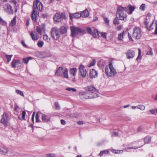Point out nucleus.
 Returning <instances> with one entry per match:
<instances>
[{
  "label": "nucleus",
  "instance_id": "obj_25",
  "mask_svg": "<svg viewBox=\"0 0 157 157\" xmlns=\"http://www.w3.org/2000/svg\"><path fill=\"white\" fill-rule=\"evenodd\" d=\"M59 30L61 34H64L66 33L67 29L65 26H62L60 28Z\"/></svg>",
  "mask_w": 157,
  "mask_h": 157
},
{
  "label": "nucleus",
  "instance_id": "obj_21",
  "mask_svg": "<svg viewBox=\"0 0 157 157\" xmlns=\"http://www.w3.org/2000/svg\"><path fill=\"white\" fill-rule=\"evenodd\" d=\"M30 35L33 40H38L37 35L35 32H31L30 33Z\"/></svg>",
  "mask_w": 157,
  "mask_h": 157
},
{
  "label": "nucleus",
  "instance_id": "obj_42",
  "mask_svg": "<svg viewBox=\"0 0 157 157\" xmlns=\"http://www.w3.org/2000/svg\"><path fill=\"white\" fill-rule=\"evenodd\" d=\"M16 93L17 94H20L23 97H24V95L22 91L21 90H16Z\"/></svg>",
  "mask_w": 157,
  "mask_h": 157
},
{
  "label": "nucleus",
  "instance_id": "obj_19",
  "mask_svg": "<svg viewBox=\"0 0 157 157\" xmlns=\"http://www.w3.org/2000/svg\"><path fill=\"white\" fill-rule=\"evenodd\" d=\"M63 68L62 67H59L55 72V75L56 76H61L63 75Z\"/></svg>",
  "mask_w": 157,
  "mask_h": 157
},
{
  "label": "nucleus",
  "instance_id": "obj_45",
  "mask_svg": "<svg viewBox=\"0 0 157 157\" xmlns=\"http://www.w3.org/2000/svg\"><path fill=\"white\" fill-rule=\"evenodd\" d=\"M0 24L3 25H5L6 24V22L2 19L0 17Z\"/></svg>",
  "mask_w": 157,
  "mask_h": 157
},
{
  "label": "nucleus",
  "instance_id": "obj_60",
  "mask_svg": "<svg viewBox=\"0 0 157 157\" xmlns=\"http://www.w3.org/2000/svg\"><path fill=\"white\" fill-rule=\"evenodd\" d=\"M21 43L25 47H27V46L25 44V42L23 40L21 41Z\"/></svg>",
  "mask_w": 157,
  "mask_h": 157
},
{
  "label": "nucleus",
  "instance_id": "obj_20",
  "mask_svg": "<svg viewBox=\"0 0 157 157\" xmlns=\"http://www.w3.org/2000/svg\"><path fill=\"white\" fill-rule=\"evenodd\" d=\"M8 149L5 147H3L0 148V153L3 155L6 154L8 151Z\"/></svg>",
  "mask_w": 157,
  "mask_h": 157
},
{
  "label": "nucleus",
  "instance_id": "obj_63",
  "mask_svg": "<svg viewBox=\"0 0 157 157\" xmlns=\"http://www.w3.org/2000/svg\"><path fill=\"white\" fill-rule=\"evenodd\" d=\"M103 152L102 151H101L99 154V155L100 157H102L103 156Z\"/></svg>",
  "mask_w": 157,
  "mask_h": 157
},
{
  "label": "nucleus",
  "instance_id": "obj_36",
  "mask_svg": "<svg viewBox=\"0 0 157 157\" xmlns=\"http://www.w3.org/2000/svg\"><path fill=\"white\" fill-rule=\"evenodd\" d=\"M44 44V42L42 41H39L37 43V46L40 48L42 47Z\"/></svg>",
  "mask_w": 157,
  "mask_h": 157
},
{
  "label": "nucleus",
  "instance_id": "obj_56",
  "mask_svg": "<svg viewBox=\"0 0 157 157\" xmlns=\"http://www.w3.org/2000/svg\"><path fill=\"white\" fill-rule=\"evenodd\" d=\"M61 123L63 125H65L66 124V122L64 120L62 119L61 120Z\"/></svg>",
  "mask_w": 157,
  "mask_h": 157
},
{
  "label": "nucleus",
  "instance_id": "obj_44",
  "mask_svg": "<svg viewBox=\"0 0 157 157\" xmlns=\"http://www.w3.org/2000/svg\"><path fill=\"white\" fill-rule=\"evenodd\" d=\"M55 106L56 109L59 110L60 109V107L59 105V103L57 102H55Z\"/></svg>",
  "mask_w": 157,
  "mask_h": 157
},
{
  "label": "nucleus",
  "instance_id": "obj_2",
  "mask_svg": "<svg viewBox=\"0 0 157 157\" xmlns=\"http://www.w3.org/2000/svg\"><path fill=\"white\" fill-rule=\"evenodd\" d=\"M127 11V8L124 7L120 6L117 8L116 16L119 17L120 20L125 21H127V16L126 12Z\"/></svg>",
  "mask_w": 157,
  "mask_h": 157
},
{
  "label": "nucleus",
  "instance_id": "obj_26",
  "mask_svg": "<svg viewBox=\"0 0 157 157\" xmlns=\"http://www.w3.org/2000/svg\"><path fill=\"white\" fill-rule=\"evenodd\" d=\"M151 137L149 136H146L144 138L145 144H148L150 143L151 141Z\"/></svg>",
  "mask_w": 157,
  "mask_h": 157
},
{
  "label": "nucleus",
  "instance_id": "obj_12",
  "mask_svg": "<svg viewBox=\"0 0 157 157\" xmlns=\"http://www.w3.org/2000/svg\"><path fill=\"white\" fill-rule=\"evenodd\" d=\"M80 75L83 78H84L86 76L87 71L85 69V67L83 65H81L79 67Z\"/></svg>",
  "mask_w": 157,
  "mask_h": 157
},
{
  "label": "nucleus",
  "instance_id": "obj_17",
  "mask_svg": "<svg viewBox=\"0 0 157 157\" xmlns=\"http://www.w3.org/2000/svg\"><path fill=\"white\" fill-rule=\"evenodd\" d=\"M6 11L9 14H13V13L12 6L9 4H7L6 5Z\"/></svg>",
  "mask_w": 157,
  "mask_h": 157
},
{
  "label": "nucleus",
  "instance_id": "obj_6",
  "mask_svg": "<svg viewBox=\"0 0 157 157\" xmlns=\"http://www.w3.org/2000/svg\"><path fill=\"white\" fill-rule=\"evenodd\" d=\"M132 36L136 39H139L141 36V32L140 29L136 27L133 29Z\"/></svg>",
  "mask_w": 157,
  "mask_h": 157
},
{
  "label": "nucleus",
  "instance_id": "obj_57",
  "mask_svg": "<svg viewBox=\"0 0 157 157\" xmlns=\"http://www.w3.org/2000/svg\"><path fill=\"white\" fill-rule=\"evenodd\" d=\"M102 151H103V153H105L106 154H108L109 153V151L108 150H105Z\"/></svg>",
  "mask_w": 157,
  "mask_h": 157
},
{
  "label": "nucleus",
  "instance_id": "obj_4",
  "mask_svg": "<svg viewBox=\"0 0 157 157\" xmlns=\"http://www.w3.org/2000/svg\"><path fill=\"white\" fill-rule=\"evenodd\" d=\"M71 35L73 36H75L76 35L81 34L84 32L82 29L75 26H71L70 27Z\"/></svg>",
  "mask_w": 157,
  "mask_h": 157
},
{
  "label": "nucleus",
  "instance_id": "obj_23",
  "mask_svg": "<svg viewBox=\"0 0 157 157\" xmlns=\"http://www.w3.org/2000/svg\"><path fill=\"white\" fill-rule=\"evenodd\" d=\"M81 14H82L81 16L82 17H87L89 16L88 11L86 9L85 10L83 11L82 12Z\"/></svg>",
  "mask_w": 157,
  "mask_h": 157
},
{
  "label": "nucleus",
  "instance_id": "obj_59",
  "mask_svg": "<svg viewBox=\"0 0 157 157\" xmlns=\"http://www.w3.org/2000/svg\"><path fill=\"white\" fill-rule=\"evenodd\" d=\"M122 28V26L121 25L118 26L117 28V29L118 30H120Z\"/></svg>",
  "mask_w": 157,
  "mask_h": 157
},
{
  "label": "nucleus",
  "instance_id": "obj_8",
  "mask_svg": "<svg viewBox=\"0 0 157 157\" xmlns=\"http://www.w3.org/2000/svg\"><path fill=\"white\" fill-rule=\"evenodd\" d=\"M9 120V118L8 114L6 113H4L2 116L0 122L4 124V126L6 127L7 126V123Z\"/></svg>",
  "mask_w": 157,
  "mask_h": 157
},
{
  "label": "nucleus",
  "instance_id": "obj_3",
  "mask_svg": "<svg viewBox=\"0 0 157 157\" xmlns=\"http://www.w3.org/2000/svg\"><path fill=\"white\" fill-rule=\"evenodd\" d=\"M105 72L109 77L114 76L117 73L116 70L111 63H109L108 66L105 67Z\"/></svg>",
  "mask_w": 157,
  "mask_h": 157
},
{
  "label": "nucleus",
  "instance_id": "obj_48",
  "mask_svg": "<svg viewBox=\"0 0 157 157\" xmlns=\"http://www.w3.org/2000/svg\"><path fill=\"white\" fill-rule=\"evenodd\" d=\"M113 151V152L116 154L120 153L121 152L122 153L123 151L122 150H112Z\"/></svg>",
  "mask_w": 157,
  "mask_h": 157
},
{
  "label": "nucleus",
  "instance_id": "obj_46",
  "mask_svg": "<svg viewBox=\"0 0 157 157\" xmlns=\"http://www.w3.org/2000/svg\"><path fill=\"white\" fill-rule=\"evenodd\" d=\"M150 112L152 114H156L157 113V109H152L150 110Z\"/></svg>",
  "mask_w": 157,
  "mask_h": 157
},
{
  "label": "nucleus",
  "instance_id": "obj_9",
  "mask_svg": "<svg viewBox=\"0 0 157 157\" xmlns=\"http://www.w3.org/2000/svg\"><path fill=\"white\" fill-rule=\"evenodd\" d=\"M65 15L62 13L61 14L56 13L54 16L53 19L55 21L59 22L61 21L62 19L65 18Z\"/></svg>",
  "mask_w": 157,
  "mask_h": 157
},
{
  "label": "nucleus",
  "instance_id": "obj_34",
  "mask_svg": "<svg viewBox=\"0 0 157 157\" xmlns=\"http://www.w3.org/2000/svg\"><path fill=\"white\" fill-rule=\"evenodd\" d=\"M36 31L39 34H40L42 33V31H43L41 28L38 26L36 27Z\"/></svg>",
  "mask_w": 157,
  "mask_h": 157
},
{
  "label": "nucleus",
  "instance_id": "obj_22",
  "mask_svg": "<svg viewBox=\"0 0 157 157\" xmlns=\"http://www.w3.org/2000/svg\"><path fill=\"white\" fill-rule=\"evenodd\" d=\"M125 7L128 8V10H129V12L128 13L129 14H132V12L134 10L135 8L134 6H132L131 5H128L127 7Z\"/></svg>",
  "mask_w": 157,
  "mask_h": 157
},
{
  "label": "nucleus",
  "instance_id": "obj_52",
  "mask_svg": "<svg viewBox=\"0 0 157 157\" xmlns=\"http://www.w3.org/2000/svg\"><path fill=\"white\" fill-rule=\"evenodd\" d=\"M107 33H101V36L105 39L106 37Z\"/></svg>",
  "mask_w": 157,
  "mask_h": 157
},
{
  "label": "nucleus",
  "instance_id": "obj_64",
  "mask_svg": "<svg viewBox=\"0 0 157 157\" xmlns=\"http://www.w3.org/2000/svg\"><path fill=\"white\" fill-rule=\"evenodd\" d=\"M47 15L46 14H42V17L43 18H45V17H47Z\"/></svg>",
  "mask_w": 157,
  "mask_h": 157
},
{
  "label": "nucleus",
  "instance_id": "obj_39",
  "mask_svg": "<svg viewBox=\"0 0 157 157\" xmlns=\"http://www.w3.org/2000/svg\"><path fill=\"white\" fill-rule=\"evenodd\" d=\"M138 57L136 58V60H138V59H141V57L140 56L141 53V50L140 49L138 48Z\"/></svg>",
  "mask_w": 157,
  "mask_h": 157
},
{
  "label": "nucleus",
  "instance_id": "obj_5",
  "mask_svg": "<svg viewBox=\"0 0 157 157\" xmlns=\"http://www.w3.org/2000/svg\"><path fill=\"white\" fill-rule=\"evenodd\" d=\"M51 35L54 40L58 39L60 37V33L57 28L54 27L52 29L51 31Z\"/></svg>",
  "mask_w": 157,
  "mask_h": 157
},
{
  "label": "nucleus",
  "instance_id": "obj_55",
  "mask_svg": "<svg viewBox=\"0 0 157 157\" xmlns=\"http://www.w3.org/2000/svg\"><path fill=\"white\" fill-rule=\"evenodd\" d=\"M26 114V112L25 111H23L22 113V118L24 119L25 118Z\"/></svg>",
  "mask_w": 157,
  "mask_h": 157
},
{
  "label": "nucleus",
  "instance_id": "obj_43",
  "mask_svg": "<svg viewBox=\"0 0 157 157\" xmlns=\"http://www.w3.org/2000/svg\"><path fill=\"white\" fill-rule=\"evenodd\" d=\"M104 21L106 23V25L107 26L109 25V20L108 18L106 17H104Z\"/></svg>",
  "mask_w": 157,
  "mask_h": 157
},
{
  "label": "nucleus",
  "instance_id": "obj_38",
  "mask_svg": "<svg viewBox=\"0 0 157 157\" xmlns=\"http://www.w3.org/2000/svg\"><path fill=\"white\" fill-rule=\"evenodd\" d=\"M137 108L142 110H144L145 109V107L143 105H139L137 106Z\"/></svg>",
  "mask_w": 157,
  "mask_h": 157
},
{
  "label": "nucleus",
  "instance_id": "obj_14",
  "mask_svg": "<svg viewBox=\"0 0 157 157\" xmlns=\"http://www.w3.org/2000/svg\"><path fill=\"white\" fill-rule=\"evenodd\" d=\"M69 15L70 18L71 20H72V18L73 17L76 18H78L82 17V14H81V13H80L78 12H77L74 13H70Z\"/></svg>",
  "mask_w": 157,
  "mask_h": 157
},
{
  "label": "nucleus",
  "instance_id": "obj_37",
  "mask_svg": "<svg viewBox=\"0 0 157 157\" xmlns=\"http://www.w3.org/2000/svg\"><path fill=\"white\" fill-rule=\"evenodd\" d=\"M40 116L38 114V113L37 112L36 115V122H40Z\"/></svg>",
  "mask_w": 157,
  "mask_h": 157
},
{
  "label": "nucleus",
  "instance_id": "obj_16",
  "mask_svg": "<svg viewBox=\"0 0 157 157\" xmlns=\"http://www.w3.org/2000/svg\"><path fill=\"white\" fill-rule=\"evenodd\" d=\"M97 72L94 69L90 70V72L89 75L90 78H95L97 76Z\"/></svg>",
  "mask_w": 157,
  "mask_h": 157
},
{
  "label": "nucleus",
  "instance_id": "obj_24",
  "mask_svg": "<svg viewBox=\"0 0 157 157\" xmlns=\"http://www.w3.org/2000/svg\"><path fill=\"white\" fill-rule=\"evenodd\" d=\"M76 71L77 70L76 68H73L71 69L70 70V75L73 76H75Z\"/></svg>",
  "mask_w": 157,
  "mask_h": 157
},
{
  "label": "nucleus",
  "instance_id": "obj_11",
  "mask_svg": "<svg viewBox=\"0 0 157 157\" xmlns=\"http://www.w3.org/2000/svg\"><path fill=\"white\" fill-rule=\"evenodd\" d=\"M86 30L87 33L92 35L94 38L98 37V31L96 29L94 30V32H93L91 29L90 28H88L86 29Z\"/></svg>",
  "mask_w": 157,
  "mask_h": 157
},
{
  "label": "nucleus",
  "instance_id": "obj_31",
  "mask_svg": "<svg viewBox=\"0 0 157 157\" xmlns=\"http://www.w3.org/2000/svg\"><path fill=\"white\" fill-rule=\"evenodd\" d=\"M154 21H153L151 23V24L150 25V26H148L147 27V29L149 31H151L153 29L154 27L153 24H154Z\"/></svg>",
  "mask_w": 157,
  "mask_h": 157
},
{
  "label": "nucleus",
  "instance_id": "obj_28",
  "mask_svg": "<svg viewBox=\"0 0 157 157\" xmlns=\"http://www.w3.org/2000/svg\"><path fill=\"white\" fill-rule=\"evenodd\" d=\"M63 75L64 77L66 78H68V69L67 68H65L63 71Z\"/></svg>",
  "mask_w": 157,
  "mask_h": 157
},
{
  "label": "nucleus",
  "instance_id": "obj_10",
  "mask_svg": "<svg viewBox=\"0 0 157 157\" xmlns=\"http://www.w3.org/2000/svg\"><path fill=\"white\" fill-rule=\"evenodd\" d=\"M39 15L38 12L35 9H33L31 15L32 21L34 22H36L38 19V16Z\"/></svg>",
  "mask_w": 157,
  "mask_h": 157
},
{
  "label": "nucleus",
  "instance_id": "obj_58",
  "mask_svg": "<svg viewBox=\"0 0 157 157\" xmlns=\"http://www.w3.org/2000/svg\"><path fill=\"white\" fill-rule=\"evenodd\" d=\"M144 25H145L146 28L147 29V27H148V23L147 21L146 20L144 22Z\"/></svg>",
  "mask_w": 157,
  "mask_h": 157
},
{
  "label": "nucleus",
  "instance_id": "obj_54",
  "mask_svg": "<svg viewBox=\"0 0 157 157\" xmlns=\"http://www.w3.org/2000/svg\"><path fill=\"white\" fill-rule=\"evenodd\" d=\"M118 136V134L117 132H113L112 133V136Z\"/></svg>",
  "mask_w": 157,
  "mask_h": 157
},
{
  "label": "nucleus",
  "instance_id": "obj_30",
  "mask_svg": "<svg viewBox=\"0 0 157 157\" xmlns=\"http://www.w3.org/2000/svg\"><path fill=\"white\" fill-rule=\"evenodd\" d=\"M43 38L44 40L47 42H49L50 40V38L46 34L43 36Z\"/></svg>",
  "mask_w": 157,
  "mask_h": 157
},
{
  "label": "nucleus",
  "instance_id": "obj_41",
  "mask_svg": "<svg viewBox=\"0 0 157 157\" xmlns=\"http://www.w3.org/2000/svg\"><path fill=\"white\" fill-rule=\"evenodd\" d=\"M66 90L69 91H72L73 92H76L77 90L75 89L70 87L66 88Z\"/></svg>",
  "mask_w": 157,
  "mask_h": 157
},
{
  "label": "nucleus",
  "instance_id": "obj_35",
  "mask_svg": "<svg viewBox=\"0 0 157 157\" xmlns=\"http://www.w3.org/2000/svg\"><path fill=\"white\" fill-rule=\"evenodd\" d=\"M123 33H124V32L118 34V39L119 40H122V39H123Z\"/></svg>",
  "mask_w": 157,
  "mask_h": 157
},
{
  "label": "nucleus",
  "instance_id": "obj_7",
  "mask_svg": "<svg viewBox=\"0 0 157 157\" xmlns=\"http://www.w3.org/2000/svg\"><path fill=\"white\" fill-rule=\"evenodd\" d=\"M33 8L36 10L41 11L43 9V6L39 0H35L33 2Z\"/></svg>",
  "mask_w": 157,
  "mask_h": 157
},
{
  "label": "nucleus",
  "instance_id": "obj_13",
  "mask_svg": "<svg viewBox=\"0 0 157 157\" xmlns=\"http://www.w3.org/2000/svg\"><path fill=\"white\" fill-rule=\"evenodd\" d=\"M126 55L127 58L128 59L133 58L135 55V52L133 50H128L126 53Z\"/></svg>",
  "mask_w": 157,
  "mask_h": 157
},
{
  "label": "nucleus",
  "instance_id": "obj_18",
  "mask_svg": "<svg viewBox=\"0 0 157 157\" xmlns=\"http://www.w3.org/2000/svg\"><path fill=\"white\" fill-rule=\"evenodd\" d=\"M41 114V119L42 121L45 122L50 121V118L49 115L44 114L42 113Z\"/></svg>",
  "mask_w": 157,
  "mask_h": 157
},
{
  "label": "nucleus",
  "instance_id": "obj_1",
  "mask_svg": "<svg viewBox=\"0 0 157 157\" xmlns=\"http://www.w3.org/2000/svg\"><path fill=\"white\" fill-rule=\"evenodd\" d=\"M87 91L81 92L79 95L81 99H89L96 98L98 97V90L92 86H89L84 88Z\"/></svg>",
  "mask_w": 157,
  "mask_h": 157
},
{
  "label": "nucleus",
  "instance_id": "obj_40",
  "mask_svg": "<svg viewBox=\"0 0 157 157\" xmlns=\"http://www.w3.org/2000/svg\"><path fill=\"white\" fill-rule=\"evenodd\" d=\"M46 157H56V154L52 153L47 154L46 155Z\"/></svg>",
  "mask_w": 157,
  "mask_h": 157
},
{
  "label": "nucleus",
  "instance_id": "obj_62",
  "mask_svg": "<svg viewBox=\"0 0 157 157\" xmlns=\"http://www.w3.org/2000/svg\"><path fill=\"white\" fill-rule=\"evenodd\" d=\"M40 28H41L43 31H44V29L45 28V25L44 24H43L42 25Z\"/></svg>",
  "mask_w": 157,
  "mask_h": 157
},
{
  "label": "nucleus",
  "instance_id": "obj_29",
  "mask_svg": "<svg viewBox=\"0 0 157 157\" xmlns=\"http://www.w3.org/2000/svg\"><path fill=\"white\" fill-rule=\"evenodd\" d=\"M16 16H15L13 18V19L12 20L11 22L10 23V25L12 27H13L16 24Z\"/></svg>",
  "mask_w": 157,
  "mask_h": 157
},
{
  "label": "nucleus",
  "instance_id": "obj_53",
  "mask_svg": "<svg viewBox=\"0 0 157 157\" xmlns=\"http://www.w3.org/2000/svg\"><path fill=\"white\" fill-rule=\"evenodd\" d=\"M152 54L153 53L152 52L151 48L150 50L147 53L146 55H152Z\"/></svg>",
  "mask_w": 157,
  "mask_h": 157
},
{
  "label": "nucleus",
  "instance_id": "obj_47",
  "mask_svg": "<svg viewBox=\"0 0 157 157\" xmlns=\"http://www.w3.org/2000/svg\"><path fill=\"white\" fill-rule=\"evenodd\" d=\"M145 5L144 4H143L140 6V9L141 10L144 11L145 9Z\"/></svg>",
  "mask_w": 157,
  "mask_h": 157
},
{
  "label": "nucleus",
  "instance_id": "obj_61",
  "mask_svg": "<svg viewBox=\"0 0 157 157\" xmlns=\"http://www.w3.org/2000/svg\"><path fill=\"white\" fill-rule=\"evenodd\" d=\"M128 37L129 40H131L132 41H133V40L132 39L131 35L130 34V33H128Z\"/></svg>",
  "mask_w": 157,
  "mask_h": 157
},
{
  "label": "nucleus",
  "instance_id": "obj_50",
  "mask_svg": "<svg viewBox=\"0 0 157 157\" xmlns=\"http://www.w3.org/2000/svg\"><path fill=\"white\" fill-rule=\"evenodd\" d=\"M144 144L141 145V146H140L139 147H127L125 148V149L126 150H128V149H135V148H139V147H142V146H143Z\"/></svg>",
  "mask_w": 157,
  "mask_h": 157
},
{
  "label": "nucleus",
  "instance_id": "obj_27",
  "mask_svg": "<svg viewBox=\"0 0 157 157\" xmlns=\"http://www.w3.org/2000/svg\"><path fill=\"white\" fill-rule=\"evenodd\" d=\"M119 20H120L119 18L117 17L116 16L113 20V24L114 25L119 24L120 23Z\"/></svg>",
  "mask_w": 157,
  "mask_h": 157
},
{
  "label": "nucleus",
  "instance_id": "obj_15",
  "mask_svg": "<svg viewBox=\"0 0 157 157\" xmlns=\"http://www.w3.org/2000/svg\"><path fill=\"white\" fill-rule=\"evenodd\" d=\"M21 64V62L20 60H16L15 59H13L11 63L12 67L14 68H15L17 65Z\"/></svg>",
  "mask_w": 157,
  "mask_h": 157
},
{
  "label": "nucleus",
  "instance_id": "obj_33",
  "mask_svg": "<svg viewBox=\"0 0 157 157\" xmlns=\"http://www.w3.org/2000/svg\"><path fill=\"white\" fill-rule=\"evenodd\" d=\"M13 56L12 55H8L6 54L5 57L6 59L7 62H9L10 61L11 57Z\"/></svg>",
  "mask_w": 157,
  "mask_h": 157
},
{
  "label": "nucleus",
  "instance_id": "obj_32",
  "mask_svg": "<svg viewBox=\"0 0 157 157\" xmlns=\"http://www.w3.org/2000/svg\"><path fill=\"white\" fill-rule=\"evenodd\" d=\"M96 62V61L95 59H93L92 61L89 64H88V67H90L94 65L95 64Z\"/></svg>",
  "mask_w": 157,
  "mask_h": 157
},
{
  "label": "nucleus",
  "instance_id": "obj_49",
  "mask_svg": "<svg viewBox=\"0 0 157 157\" xmlns=\"http://www.w3.org/2000/svg\"><path fill=\"white\" fill-rule=\"evenodd\" d=\"M23 62L25 64H27L29 61V59L27 58H24L23 59Z\"/></svg>",
  "mask_w": 157,
  "mask_h": 157
},
{
  "label": "nucleus",
  "instance_id": "obj_51",
  "mask_svg": "<svg viewBox=\"0 0 157 157\" xmlns=\"http://www.w3.org/2000/svg\"><path fill=\"white\" fill-rule=\"evenodd\" d=\"M155 31L154 32V34L155 35H157V20L155 22Z\"/></svg>",
  "mask_w": 157,
  "mask_h": 157
}]
</instances>
